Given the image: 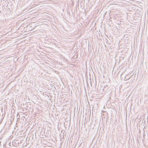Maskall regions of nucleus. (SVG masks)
Returning <instances> with one entry per match:
<instances>
[{
	"label": "nucleus",
	"instance_id": "nucleus-1",
	"mask_svg": "<svg viewBox=\"0 0 148 148\" xmlns=\"http://www.w3.org/2000/svg\"><path fill=\"white\" fill-rule=\"evenodd\" d=\"M130 75H126L124 78L123 77H125V75H121V77L122 79H123L124 80H127L130 78V77L134 75H132L130 76Z\"/></svg>",
	"mask_w": 148,
	"mask_h": 148
},
{
	"label": "nucleus",
	"instance_id": "nucleus-2",
	"mask_svg": "<svg viewBox=\"0 0 148 148\" xmlns=\"http://www.w3.org/2000/svg\"><path fill=\"white\" fill-rule=\"evenodd\" d=\"M93 75L95 80H96L97 78H98L99 80L101 79V75Z\"/></svg>",
	"mask_w": 148,
	"mask_h": 148
},
{
	"label": "nucleus",
	"instance_id": "nucleus-3",
	"mask_svg": "<svg viewBox=\"0 0 148 148\" xmlns=\"http://www.w3.org/2000/svg\"><path fill=\"white\" fill-rule=\"evenodd\" d=\"M108 89L109 87L107 85L106 86H104L103 88L102 89V92L104 93L107 92Z\"/></svg>",
	"mask_w": 148,
	"mask_h": 148
},
{
	"label": "nucleus",
	"instance_id": "nucleus-4",
	"mask_svg": "<svg viewBox=\"0 0 148 148\" xmlns=\"http://www.w3.org/2000/svg\"><path fill=\"white\" fill-rule=\"evenodd\" d=\"M139 71V69H136L135 71L134 72V73H133V74H138Z\"/></svg>",
	"mask_w": 148,
	"mask_h": 148
},
{
	"label": "nucleus",
	"instance_id": "nucleus-5",
	"mask_svg": "<svg viewBox=\"0 0 148 148\" xmlns=\"http://www.w3.org/2000/svg\"><path fill=\"white\" fill-rule=\"evenodd\" d=\"M42 77L43 79L48 80V78L46 77L45 75H42Z\"/></svg>",
	"mask_w": 148,
	"mask_h": 148
},
{
	"label": "nucleus",
	"instance_id": "nucleus-6",
	"mask_svg": "<svg viewBox=\"0 0 148 148\" xmlns=\"http://www.w3.org/2000/svg\"><path fill=\"white\" fill-rule=\"evenodd\" d=\"M97 90L98 91H99V92H101V91H102V89H101V88H97Z\"/></svg>",
	"mask_w": 148,
	"mask_h": 148
},
{
	"label": "nucleus",
	"instance_id": "nucleus-7",
	"mask_svg": "<svg viewBox=\"0 0 148 148\" xmlns=\"http://www.w3.org/2000/svg\"><path fill=\"white\" fill-rule=\"evenodd\" d=\"M42 75H40L39 76V77L41 78V77H42Z\"/></svg>",
	"mask_w": 148,
	"mask_h": 148
},
{
	"label": "nucleus",
	"instance_id": "nucleus-8",
	"mask_svg": "<svg viewBox=\"0 0 148 148\" xmlns=\"http://www.w3.org/2000/svg\"><path fill=\"white\" fill-rule=\"evenodd\" d=\"M92 79H93V78H94V77L93 75H92Z\"/></svg>",
	"mask_w": 148,
	"mask_h": 148
},
{
	"label": "nucleus",
	"instance_id": "nucleus-9",
	"mask_svg": "<svg viewBox=\"0 0 148 148\" xmlns=\"http://www.w3.org/2000/svg\"><path fill=\"white\" fill-rule=\"evenodd\" d=\"M90 75H91L89 74V76H90V79H91V77H90Z\"/></svg>",
	"mask_w": 148,
	"mask_h": 148
},
{
	"label": "nucleus",
	"instance_id": "nucleus-10",
	"mask_svg": "<svg viewBox=\"0 0 148 148\" xmlns=\"http://www.w3.org/2000/svg\"><path fill=\"white\" fill-rule=\"evenodd\" d=\"M104 75H103V77H104Z\"/></svg>",
	"mask_w": 148,
	"mask_h": 148
}]
</instances>
